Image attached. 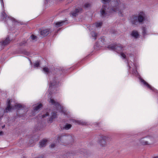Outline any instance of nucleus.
I'll use <instances>...</instances> for the list:
<instances>
[{
  "label": "nucleus",
  "instance_id": "38",
  "mask_svg": "<svg viewBox=\"0 0 158 158\" xmlns=\"http://www.w3.org/2000/svg\"><path fill=\"white\" fill-rule=\"evenodd\" d=\"M47 1H48L49 0H46Z\"/></svg>",
  "mask_w": 158,
  "mask_h": 158
},
{
  "label": "nucleus",
  "instance_id": "31",
  "mask_svg": "<svg viewBox=\"0 0 158 158\" xmlns=\"http://www.w3.org/2000/svg\"><path fill=\"white\" fill-rule=\"evenodd\" d=\"M55 85V83H51L50 84V85L49 86V87H50V88L51 87H52V86H54Z\"/></svg>",
  "mask_w": 158,
  "mask_h": 158
},
{
  "label": "nucleus",
  "instance_id": "36",
  "mask_svg": "<svg viewBox=\"0 0 158 158\" xmlns=\"http://www.w3.org/2000/svg\"><path fill=\"white\" fill-rule=\"evenodd\" d=\"M128 65L129 66V67L130 68H131V66H130V62H128Z\"/></svg>",
  "mask_w": 158,
  "mask_h": 158
},
{
  "label": "nucleus",
  "instance_id": "28",
  "mask_svg": "<svg viewBox=\"0 0 158 158\" xmlns=\"http://www.w3.org/2000/svg\"><path fill=\"white\" fill-rule=\"evenodd\" d=\"M111 0H102V2L104 4H105L106 3L109 2Z\"/></svg>",
  "mask_w": 158,
  "mask_h": 158
},
{
  "label": "nucleus",
  "instance_id": "10",
  "mask_svg": "<svg viewBox=\"0 0 158 158\" xmlns=\"http://www.w3.org/2000/svg\"><path fill=\"white\" fill-rule=\"evenodd\" d=\"M127 57L128 60H130L132 63V64H131L132 66L133 65L135 66L134 63L135 62V56L133 54L129 53L127 54Z\"/></svg>",
  "mask_w": 158,
  "mask_h": 158
},
{
  "label": "nucleus",
  "instance_id": "20",
  "mask_svg": "<svg viewBox=\"0 0 158 158\" xmlns=\"http://www.w3.org/2000/svg\"><path fill=\"white\" fill-rule=\"evenodd\" d=\"M42 107V105L41 104H40L39 105L37 106L34 109V110L35 112L39 110L40 108Z\"/></svg>",
  "mask_w": 158,
  "mask_h": 158
},
{
  "label": "nucleus",
  "instance_id": "33",
  "mask_svg": "<svg viewBox=\"0 0 158 158\" xmlns=\"http://www.w3.org/2000/svg\"><path fill=\"white\" fill-rule=\"evenodd\" d=\"M55 146V143H52L51 145V148H54Z\"/></svg>",
  "mask_w": 158,
  "mask_h": 158
},
{
  "label": "nucleus",
  "instance_id": "23",
  "mask_svg": "<svg viewBox=\"0 0 158 158\" xmlns=\"http://www.w3.org/2000/svg\"><path fill=\"white\" fill-rule=\"evenodd\" d=\"M43 71L45 73H48L49 72V69L47 67H44L43 69Z\"/></svg>",
  "mask_w": 158,
  "mask_h": 158
},
{
  "label": "nucleus",
  "instance_id": "9",
  "mask_svg": "<svg viewBox=\"0 0 158 158\" xmlns=\"http://www.w3.org/2000/svg\"><path fill=\"white\" fill-rule=\"evenodd\" d=\"M2 18L5 21H8L9 22H13L15 21V19L13 18L7 16L6 13L3 11L2 13Z\"/></svg>",
  "mask_w": 158,
  "mask_h": 158
},
{
  "label": "nucleus",
  "instance_id": "21",
  "mask_svg": "<svg viewBox=\"0 0 158 158\" xmlns=\"http://www.w3.org/2000/svg\"><path fill=\"white\" fill-rule=\"evenodd\" d=\"M64 23L63 21L57 22L55 23V26L57 27L61 26L63 25Z\"/></svg>",
  "mask_w": 158,
  "mask_h": 158
},
{
  "label": "nucleus",
  "instance_id": "1",
  "mask_svg": "<svg viewBox=\"0 0 158 158\" xmlns=\"http://www.w3.org/2000/svg\"><path fill=\"white\" fill-rule=\"evenodd\" d=\"M126 8L125 5L121 3L119 1L114 2V5L111 9L108 8L107 5L104 4L100 10L101 15L103 17H107L112 15L113 13H117L120 16H123V10Z\"/></svg>",
  "mask_w": 158,
  "mask_h": 158
},
{
  "label": "nucleus",
  "instance_id": "32",
  "mask_svg": "<svg viewBox=\"0 0 158 158\" xmlns=\"http://www.w3.org/2000/svg\"><path fill=\"white\" fill-rule=\"evenodd\" d=\"M48 113H47L46 114H44L42 116H43V118H44V117H46L48 116Z\"/></svg>",
  "mask_w": 158,
  "mask_h": 158
},
{
  "label": "nucleus",
  "instance_id": "6",
  "mask_svg": "<svg viewBox=\"0 0 158 158\" xmlns=\"http://www.w3.org/2000/svg\"><path fill=\"white\" fill-rule=\"evenodd\" d=\"M49 102L51 104L54 105L58 111L63 113L64 114H66V111L65 108L62 106L58 102H56L52 98L50 99Z\"/></svg>",
  "mask_w": 158,
  "mask_h": 158
},
{
  "label": "nucleus",
  "instance_id": "25",
  "mask_svg": "<svg viewBox=\"0 0 158 158\" xmlns=\"http://www.w3.org/2000/svg\"><path fill=\"white\" fill-rule=\"evenodd\" d=\"M40 65L39 62L38 61L35 62L34 64V68H37L39 67Z\"/></svg>",
  "mask_w": 158,
  "mask_h": 158
},
{
  "label": "nucleus",
  "instance_id": "2",
  "mask_svg": "<svg viewBox=\"0 0 158 158\" xmlns=\"http://www.w3.org/2000/svg\"><path fill=\"white\" fill-rule=\"evenodd\" d=\"M111 139V138L109 136L102 135L98 138V143L101 148L104 149L108 147L107 142Z\"/></svg>",
  "mask_w": 158,
  "mask_h": 158
},
{
  "label": "nucleus",
  "instance_id": "15",
  "mask_svg": "<svg viewBox=\"0 0 158 158\" xmlns=\"http://www.w3.org/2000/svg\"><path fill=\"white\" fill-rule=\"evenodd\" d=\"M82 9L81 8L77 9L73 12L71 13V15L73 16H76L77 15L78 13L81 11Z\"/></svg>",
  "mask_w": 158,
  "mask_h": 158
},
{
  "label": "nucleus",
  "instance_id": "12",
  "mask_svg": "<svg viewBox=\"0 0 158 158\" xmlns=\"http://www.w3.org/2000/svg\"><path fill=\"white\" fill-rule=\"evenodd\" d=\"M140 81L145 86L147 87L148 88L154 91V89L152 86L148 84L147 82H146L142 78L140 79Z\"/></svg>",
  "mask_w": 158,
  "mask_h": 158
},
{
  "label": "nucleus",
  "instance_id": "8",
  "mask_svg": "<svg viewBox=\"0 0 158 158\" xmlns=\"http://www.w3.org/2000/svg\"><path fill=\"white\" fill-rule=\"evenodd\" d=\"M11 101L9 99H8L7 102V106L5 109V112H9L14 109V106L11 104Z\"/></svg>",
  "mask_w": 158,
  "mask_h": 158
},
{
  "label": "nucleus",
  "instance_id": "14",
  "mask_svg": "<svg viewBox=\"0 0 158 158\" xmlns=\"http://www.w3.org/2000/svg\"><path fill=\"white\" fill-rule=\"evenodd\" d=\"M10 40L9 38H6L4 41L0 43V44L2 46H5L8 44L10 42Z\"/></svg>",
  "mask_w": 158,
  "mask_h": 158
},
{
  "label": "nucleus",
  "instance_id": "37",
  "mask_svg": "<svg viewBox=\"0 0 158 158\" xmlns=\"http://www.w3.org/2000/svg\"><path fill=\"white\" fill-rule=\"evenodd\" d=\"M154 158H158V156L154 157Z\"/></svg>",
  "mask_w": 158,
  "mask_h": 158
},
{
  "label": "nucleus",
  "instance_id": "18",
  "mask_svg": "<svg viewBox=\"0 0 158 158\" xmlns=\"http://www.w3.org/2000/svg\"><path fill=\"white\" fill-rule=\"evenodd\" d=\"M131 35L135 38H137L139 36L138 32L136 31H133L131 33Z\"/></svg>",
  "mask_w": 158,
  "mask_h": 158
},
{
  "label": "nucleus",
  "instance_id": "22",
  "mask_svg": "<svg viewBox=\"0 0 158 158\" xmlns=\"http://www.w3.org/2000/svg\"><path fill=\"white\" fill-rule=\"evenodd\" d=\"M102 22H98L95 23L93 25V26H95L96 27H101L102 25Z\"/></svg>",
  "mask_w": 158,
  "mask_h": 158
},
{
  "label": "nucleus",
  "instance_id": "19",
  "mask_svg": "<svg viewBox=\"0 0 158 158\" xmlns=\"http://www.w3.org/2000/svg\"><path fill=\"white\" fill-rule=\"evenodd\" d=\"M72 127V125L69 124H66L63 127L64 129L68 130L70 129Z\"/></svg>",
  "mask_w": 158,
  "mask_h": 158
},
{
  "label": "nucleus",
  "instance_id": "17",
  "mask_svg": "<svg viewBox=\"0 0 158 158\" xmlns=\"http://www.w3.org/2000/svg\"><path fill=\"white\" fill-rule=\"evenodd\" d=\"M148 27H143L142 28V33L144 36H145L147 34V32L148 31Z\"/></svg>",
  "mask_w": 158,
  "mask_h": 158
},
{
  "label": "nucleus",
  "instance_id": "26",
  "mask_svg": "<svg viewBox=\"0 0 158 158\" xmlns=\"http://www.w3.org/2000/svg\"><path fill=\"white\" fill-rule=\"evenodd\" d=\"M91 34L92 37H94V38L96 39L95 37L97 36V34L96 33L92 31L91 32Z\"/></svg>",
  "mask_w": 158,
  "mask_h": 158
},
{
  "label": "nucleus",
  "instance_id": "11",
  "mask_svg": "<svg viewBox=\"0 0 158 158\" xmlns=\"http://www.w3.org/2000/svg\"><path fill=\"white\" fill-rule=\"evenodd\" d=\"M71 121L76 124L84 125L86 124V123L83 120H78L72 119Z\"/></svg>",
  "mask_w": 158,
  "mask_h": 158
},
{
  "label": "nucleus",
  "instance_id": "29",
  "mask_svg": "<svg viewBox=\"0 0 158 158\" xmlns=\"http://www.w3.org/2000/svg\"><path fill=\"white\" fill-rule=\"evenodd\" d=\"M56 117V114L55 113H53L52 114V115L51 117L52 119L55 118Z\"/></svg>",
  "mask_w": 158,
  "mask_h": 158
},
{
  "label": "nucleus",
  "instance_id": "35",
  "mask_svg": "<svg viewBox=\"0 0 158 158\" xmlns=\"http://www.w3.org/2000/svg\"><path fill=\"white\" fill-rule=\"evenodd\" d=\"M3 134V132L2 131H0V135H2Z\"/></svg>",
  "mask_w": 158,
  "mask_h": 158
},
{
  "label": "nucleus",
  "instance_id": "24",
  "mask_svg": "<svg viewBox=\"0 0 158 158\" xmlns=\"http://www.w3.org/2000/svg\"><path fill=\"white\" fill-rule=\"evenodd\" d=\"M14 106V109H18L21 107V106L20 104H16V105H15Z\"/></svg>",
  "mask_w": 158,
  "mask_h": 158
},
{
  "label": "nucleus",
  "instance_id": "3",
  "mask_svg": "<svg viewBox=\"0 0 158 158\" xmlns=\"http://www.w3.org/2000/svg\"><path fill=\"white\" fill-rule=\"evenodd\" d=\"M145 17L144 12L143 11L140 12L137 16L133 17L131 19L132 24L137 25L139 23H142L144 21Z\"/></svg>",
  "mask_w": 158,
  "mask_h": 158
},
{
  "label": "nucleus",
  "instance_id": "30",
  "mask_svg": "<svg viewBox=\"0 0 158 158\" xmlns=\"http://www.w3.org/2000/svg\"><path fill=\"white\" fill-rule=\"evenodd\" d=\"M31 37L32 40H34L36 38V37L35 36L32 35L31 36Z\"/></svg>",
  "mask_w": 158,
  "mask_h": 158
},
{
  "label": "nucleus",
  "instance_id": "27",
  "mask_svg": "<svg viewBox=\"0 0 158 158\" xmlns=\"http://www.w3.org/2000/svg\"><path fill=\"white\" fill-rule=\"evenodd\" d=\"M90 5L88 3H85L84 5V7L85 8H87L89 7L90 6Z\"/></svg>",
  "mask_w": 158,
  "mask_h": 158
},
{
  "label": "nucleus",
  "instance_id": "16",
  "mask_svg": "<svg viewBox=\"0 0 158 158\" xmlns=\"http://www.w3.org/2000/svg\"><path fill=\"white\" fill-rule=\"evenodd\" d=\"M47 140L46 139H44L41 141L40 143V147H45L47 144Z\"/></svg>",
  "mask_w": 158,
  "mask_h": 158
},
{
  "label": "nucleus",
  "instance_id": "34",
  "mask_svg": "<svg viewBox=\"0 0 158 158\" xmlns=\"http://www.w3.org/2000/svg\"><path fill=\"white\" fill-rule=\"evenodd\" d=\"M2 5L4 6V3L3 0H0Z\"/></svg>",
  "mask_w": 158,
  "mask_h": 158
},
{
  "label": "nucleus",
  "instance_id": "5",
  "mask_svg": "<svg viewBox=\"0 0 158 158\" xmlns=\"http://www.w3.org/2000/svg\"><path fill=\"white\" fill-rule=\"evenodd\" d=\"M139 143L142 145H150L154 143V139L152 136H148L139 139Z\"/></svg>",
  "mask_w": 158,
  "mask_h": 158
},
{
  "label": "nucleus",
  "instance_id": "13",
  "mask_svg": "<svg viewBox=\"0 0 158 158\" xmlns=\"http://www.w3.org/2000/svg\"><path fill=\"white\" fill-rule=\"evenodd\" d=\"M50 32L49 29H45L42 30L40 32L41 35L44 36H46L48 35Z\"/></svg>",
  "mask_w": 158,
  "mask_h": 158
},
{
  "label": "nucleus",
  "instance_id": "7",
  "mask_svg": "<svg viewBox=\"0 0 158 158\" xmlns=\"http://www.w3.org/2000/svg\"><path fill=\"white\" fill-rule=\"evenodd\" d=\"M72 138L71 135H69L67 136L62 135L58 136L57 138L58 142H61L62 143L64 142L65 140L70 141L72 140Z\"/></svg>",
  "mask_w": 158,
  "mask_h": 158
},
{
  "label": "nucleus",
  "instance_id": "4",
  "mask_svg": "<svg viewBox=\"0 0 158 158\" xmlns=\"http://www.w3.org/2000/svg\"><path fill=\"white\" fill-rule=\"evenodd\" d=\"M108 48L111 50H114L117 52H120L121 56L124 59L126 58V54L123 52H122L124 50V48L120 44L118 45H110L108 46Z\"/></svg>",
  "mask_w": 158,
  "mask_h": 158
}]
</instances>
